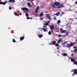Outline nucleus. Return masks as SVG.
Returning a JSON list of instances; mask_svg holds the SVG:
<instances>
[{"label": "nucleus", "mask_w": 77, "mask_h": 77, "mask_svg": "<svg viewBox=\"0 0 77 77\" xmlns=\"http://www.w3.org/2000/svg\"><path fill=\"white\" fill-rule=\"evenodd\" d=\"M74 43L73 42H71L70 43H67L66 45L67 48H69L70 47H72L74 45Z\"/></svg>", "instance_id": "nucleus-1"}, {"label": "nucleus", "mask_w": 77, "mask_h": 77, "mask_svg": "<svg viewBox=\"0 0 77 77\" xmlns=\"http://www.w3.org/2000/svg\"><path fill=\"white\" fill-rule=\"evenodd\" d=\"M54 5L55 6H60V3L59 2H55L54 3Z\"/></svg>", "instance_id": "nucleus-2"}, {"label": "nucleus", "mask_w": 77, "mask_h": 77, "mask_svg": "<svg viewBox=\"0 0 77 77\" xmlns=\"http://www.w3.org/2000/svg\"><path fill=\"white\" fill-rule=\"evenodd\" d=\"M74 73L72 74V75L74 76V75L75 74H77V69H75L72 70V72H74Z\"/></svg>", "instance_id": "nucleus-3"}, {"label": "nucleus", "mask_w": 77, "mask_h": 77, "mask_svg": "<svg viewBox=\"0 0 77 77\" xmlns=\"http://www.w3.org/2000/svg\"><path fill=\"white\" fill-rule=\"evenodd\" d=\"M21 9L23 11H25L26 12H27V11H28V10H29V9H28V8L25 7L22 8Z\"/></svg>", "instance_id": "nucleus-4"}, {"label": "nucleus", "mask_w": 77, "mask_h": 77, "mask_svg": "<svg viewBox=\"0 0 77 77\" xmlns=\"http://www.w3.org/2000/svg\"><path fill=\"white\" fill-rule=\"evenodd\" d=\"M60 30L61 33H66V30H63V29L62 28H60Z\"/></svg>", "instance_id": "nucleus-5"}, {"label": "nucleus", "mask_w": 77, "mask_h": 77, "mask_svg": "<svg viewBox=\"0 0 77 77\" xmlns=\"http://www.w3.org/2000/svg\"><path fill=\"white\" fill-rule=\"evenodd\" d=\"M46 17L47 18H48V19L49 20H51L52 19L51 17H50V14H47Z\"/></svg>", "instance_id": "nucleus-6"}, {"label": "nucleus", "mask_w": 77, "mask_h": 77, "mask_svg": "<svg viewBox=\"0 0 77 77\" xmlns=\"http://www.w3.org/2000/svg\"><path fill=\"white\" fill-rule=\"evenodd\" d=\"M64 7V5L62 4H61L58 6L57 7V8H63Z\"/></svg>", "instance_id": "nucleus-7"}, {"label": "nucleus", "mask_w": 77, "mask_h": 77, "mask_svg": "<svg viewBox=\"0 0 77 77\" xmlns=\"http://www.w3.org/2000/svg\"><path fill=\"white\" fill-rule=\"evenodd\" d=\"M39 9V6H38L35 9V13H37V12H38Z\"/></svg>", "instance_id": "nucleus-8"}, {"label": "nucleus", "mask_w": 77, "mask_h": 77, "mask_svg": "<svg viewBox=\"0 0 77 77\" xmlns=\"http://www.w3.org/2000/svg\"><path fill=\"white\" fill-rule=\"evenodd\" d=\"M5 4H6V2H0V5H5Z\"/></svg>", "instance_id": "nucleus-9"}, {"label": "nucleus", "mask_w": 77, "mask_h": 77, "mask_svg": "<svg viewBox=\"0 0 77 77\" xmlns=\"http://www.w3.org/2000/svg\"><path fill=\"white\" fill-rule=\"evenodd\" d=\"M27 5L28 6L29 8H32V5H31L30 2L28 3H27Z\"/></svg>", "instance_id": "nucleus-10"}, {"label": "nucleus", "mask_w": 77, "mask_h": 77, "mask_svg": "<svg viewBox=\"0 0 77 77\" xmlns=\"http://www.w3.org/2000/svg\"><path fill=\"white\" fill-rule=\"evenodd\" d=\"M8 2L10 3H14L15 2V1L14 0H9Z\"/></svg>", "instance_id": "nucleus-11"}, {"label": "nucleus", "mask_w": 77, "mask_h": 77, "mask_svg": "<svg viewBox=\"0 0 77 77\" xmlns=\"http://www.w3.org/2000/svg\"><path fill=\"white\" fill-rule=\"evenodd\" d=\"M50 28L51 29H54V26H53V25H51L50 26Z\"/></svg>", "instance_id": "nucleus-12"}, {"label": "nucleus", "mask_w": 77, "mask_h": 77, "mask_svg": "<svg viewBox=\"0 0 77 77\" xmlns=\"http://www.w3.org/2000/svg\"><path fill=\"white\" fill-rule=\"evenodd\" d=\"M24 39V36H22L20 38V41H23Z\"/></svg>", "instance_id": "nucleus-13"}, {"label": "nucleus", "mask_w": 77, "mask_h": 77, "mask_svg": "<svg viewBox=\"0 0 77 77\" xmlns=\"http://www.w3.org/2000/svg\"><path fill=\"white\" fill-rule=\"evenodd\" d=\"M62 54L63 56H67V54L65 53H62Z\"/></svg>", "instance_id": "nucleus-14"}, {"label": "nucleus", "mask_w": 77, "mask_h": 77, "mask_svg": "<svg viewBox=\"0 0 77 77\" xmlns=\"http://www.w3.org/2000/svg\"><path fill=\"white\" fill-rule=\"evenodd\" d=\"M61 41H62V39H61V38H60V40H58L57 41L58 44H59L60 42Z\"/></svg>", "instance_id": "nucleus-15"}, {"label": "nucleus", "mask_w": 77, "mask_h": 77, "mask_svg": "<svg viewBox=\"0 0 77 77\" xmlns=\"http://www.w3.org/2000/svg\"><path fill=\"white\" fill-rule=\"evenodd\" d=\"M43 15H44V14L42 13L40 14L39 15V16L40 17H42Z\"/></svg>", "instance_id": "nucleus-16"}, {"label": "nucleus", "mask_w": 77, "mask_h": 77, "mask_svg": "<svg viewBox=\"0 0 77 77\" xmlns=\"http://www.w3.org/2000/svg\"><path fill=\"white\" fill-rule=\"evenodd\" d=\"M67 43H68V42L65 41L63 43V45H64L65 44H67Z\"/></svg>", "instance_id": "nucleus-17"}, {"label": "nucleus", "mask_w": 77, "mask_h": 77, "mask_svg": "<svg viewBox=\"0 0 77 77\" xmlns=\"http://www.w3.org/2000/svg\"><path fill=\"white\" fill-rule=\"evenodd\" d=\"M52 44L53 45H55L56 44V41L54 40L53 41Z\"/></svg>", "instance_id": "nucleus-18"}, {"label": "nucleus", "mask_w": 77, "mask_h": 77, "mask_svg": "<svg viewBox=\"0 0 77 77\" xmlns=\"http://www.w3.org/2000/svg\"><path fill=\"white\" fill-rule=\"evenodd\" d=\"M71 60L72 62H73L75 61V60L72 58L71 59Z\"/></svg>", "instance_id": "nucleus-19"}, {"label": "nucleus", "mask_w": 77, "mask_h": 77, "mask_svg": "<svg viewBox=\"0 0 77 77\" xmlns=\"http://www.w3.org/2000/svg\"><path fill=\"white\" fill-rule=\"evenodd\" d=\"M56 15L57 16H59L60 15V12H58L56 14Z\"/></svg>", "instance_id": "nucleus-20"}, {"label": "nucleus", "mask_w": 77, "mask_h": 77, "mask_svg": "<svg viewBox=\"0 0 77 77\" xmlns=\"http://www.w3.org/2000/svg\"><path fill=\"white\" fill-rule=\"evenodd\" d=\"M55 45L56 47H59V45L57 43H55Z\"/></svg>", "instance_id": "nucleus-21"}, {"label": "nucleus", "mask_w": 77, "mask_h": 77, "mask_svg": "<svg viewBox=\"0 0 77 77\" xmlns=\"http://www.w3.org/2000/svg\"><path fill=\"white\" fill-rule=\"evenodd\" d=\"M42 29H43V30L44 32H46V28H42Z\"/></svg>", "instance_id": "nucleus-22"}, {"label": "nucleus", "mask_w": 77, "mask_h": 77, "mask_svg": "<svg viewBox=\"0 0 77 77\" xmlns=\"http://www.w3.org/2000/svg\"><path fill=\"white\" fill-rule=\"evenodd\" d=\"M38 37H39V38H41V37H42V36H43V35H38Z\"/></svg>", "instance_id": "nucleus-23"}, {"label": "nucleus", "mask_w": 77, "mask_h": 77, "mask_svg": "<svg viewBox=\"0 0 77 77\" xmlns=\"http://www.w3.org/2000/svg\"><path fill=\"white\" fill-rule=\"evenodd\" d=\"M57 23V24H60V20H58Z\"/></svg>", "instance_id": "nucleus-24"}, {"label": "nucleus", "mask_w": 77, "mask_h": 77, "mask_svg": "<svg viewBox=\"0 0 77 77\" xmlns=\"http://www.w3.org/2000/svg\"><path fill=\"white\" fill-rule=\"evenodd\" d=\"M48 35H51V31H49L48 33Z\"/></svg>", "instance_id": "nucleus-25"}, {"label": "nucleus", "mask_w": 77, "mask_h": 77, "mask_svg": "<svg viewBox=\"0 0 77 77\" xmlns=\"http://www.w3.org/2000/svg\"><path fill=\"white\" fill-rule=\"evenodd\" d=\"M74 64H75V65H77V62L76 61H74Z\"/></svg>", "instance_id": "nucleus-26"}, {"label": "nucleus", "mask_w": 77, "mask_h": 77, "mask_svg": "<svg viewBox=\"0 0 77 77\" xmlns=\"http://www.w3.org/2000/svg\"><path fill=\"white\" fill-rule=\"evenodd\" d=\"M26 17H28V16H29V14H28V13H26Z\"/></svg>", "instance_id": "nucleus-27"}, {"label": "nucleus", "mask_w": 77, "mask_h": 77, "mask_svg": "<svg viewBox=\"0 0 77 77\" xmlns=\"http://www.w3.org/2000/svg\"><path fill=\"white\" fill-rule=\"evenodd\" d=\"M74 52H77V48L75 49L74 51Z\"/></svg>", "instance_id": "nucleus-28"}, {"label": "nucleus", "mask_w": 77, "mask_h": 77, "mask_svg": "<svg viewBox=\"0 0 77 77\" xmlns=\"http://www.w3.org/2000/svg\"><path fill=\"white\" fill-rule=\"evenodd\" d=\"M13 42H16V41L15 40V39L13 38Z\"/></svg>", "instance_id": "nucleus-29"}, {"label": "nucleus", "mask_w": 77, "mask_h": 77, "mask_svg": "<svg viewBox=\"0 0 77 77\" xmlns=\"http://www.w3.org/2000/svg\"><path fill=\"white\" fill-rule=\"evenodd\" d=\"M14 14L16 15V16H17V13L16 12H14Z\"/></svg>", "instance_id": "nucleus-30"}, {"label": "nucleus", "mask_w": 77, "mask_h": 77, "mask_svg": "<svg viewBox=\"0 0 77 77\" xmlns=\"http://www.w3.org/2000/svg\"><path fill=\"white\" fill-rule=\"evenodd\" d=\"M52 7H53V8H55V6L54 5H51Z\"/></svg>", "instance_id": "nucleus-31"}, {"label": "nucleus", "mask_w": 77, "mask_h": 77, "mask_svg": "<svg viewBox=\"0 0 77 77\" xmlns=\"http://www.w3.org/2000/svg\"><path fill=\"white\" fill-rule=\"evenodd\" d=\"M26 18L27 19V20H29V19H30V17H27Z\"/></svg>", "instance_id": "nucleus-32"}, {"label": "nucleus", "mask_w": 77, "mask_h": 77, "mask_svg": "<svg viewBox=\"0 0 77 77\" xmlns=\"http://www.w3.org/2000/svg\"><path fill=\"white\" fill-rule=\"evenodd\" d=\"M43 24L45 25V26H48L46 23H43Z\"/></svg>", "instance_id": "nucleus-33"}, {"label": "nucleus", "mask_w": 77, "mask_h": 77, "mask_svg": "<svg viewBox=\"0 0 77 77\" xmlns=\"http://www.w3.org/2000/svg\"><path fill=\"white\" fill-rule=\"evenodd\" d=\"M51 32H53V29H51Z\"/></svg>", "instance_id": "nucleus-34"}, {"label": "nucleus", "mask_w": 77, "mask_h": 77, "mask_svg": "<svg viewBox=\"0 0 77 77\" xmlns=\"http://www.w3.org/2000/svg\"><path fill=\"white\" fill-rule=\"evenodd\" d=\"M56 17H55L54 18V20H56Z\"/></svg>", "instance_id": "nucleus-35"}, {"label": "nucleus", "mask_w": 77, "mask_h": 77, "mask_svg": "<svg viewBox=\"0 0 77 77\" xmlns=\"http://www.w3.org/2000/svg\"><path fill=\"white\" fill-rule=\"evenodd\" d=\"M61 36H62V35L60 34L59 35V37H61Z\"/></svg>", "instance_id": "nucleus-36"}, {"label": "nucleus", "mask_w": 77, "mask_h": 77, "mask_svg": "<svg viewBox=\"0 0 77 77\" xmlns=\"http://www.w3.org/2000/svg\"><path fill=\"white\" fill-rule=\"evenodd\" d=\"M73 48H76V49H77V47H73Z\"/></svg>", "instance_id": "nucleus-37"}, {"label": "nucleus", "mask_w": 77, "mask_h": 77, "mask_svg": "<svg viewBox=\"0 0 77 77\" xmlns=\"http://www.w3.org/2000/svg\"><path fill=\"white\" fill-rule=\"evenodd\" d=\"M9 9H10V10H11V9H12V8L9 7Z\"/></svg>", "instance_id": "nucleus-38"}, {"label": "nucleus", "mask_w": 77, "mask_h": 77, "mask_svg": "<svg viewBox=\"0 0 77 77\" xmlns=\"http://www.w3.org/2000/svg\"><path fill=\"white\" fill-rule=\"evenodd\" d=\"M43 19H44V17H42L41 19L40 20H43Z\"/></svg>", "instance_id": "nucleus-39"}, {"label": "nucleus", "mask_w": 77, "mask_h": 77, "mask_svg": "<svg viewBox=\"0 0 77 77\" xmlns=\"http://www.w3.org/2000/svg\"><path fill=\"white\" fill-rule=\"evenodd\" d=\"M66 33L67 34H68L69 33V32L68 31H67L66 32Z\"/></svg>", "instance_id": "nucleus-40"}, {"label": "nucleus", "mask_w": 77, "mask_h": 77, "mask_svg": "<svg viewBox=\"0 0 77 77\" xmlns=\"http://www.w3.org/2000/svg\"><path fill=\"white\" fill-rule=\"evenodd\" d=\"M46 24H47V25H48V24H49V23L48 22H46Z\"/></svg>", "instance_id": "nucleus-41"}, {"label": "nucleus", "mask_w": 77, "mask_h": 77, "mask_svg": "<svg viewBox=\"0 0 77 77\" xmlns=\"http://www.w3.org/2000/svg\"><path fill=\"white\" fill-rule=\"evenodd\" d=\"M62 14H64V12H62Z\"/></svg>", "instance_id": "nucleus-42"}, {"label": "nucleus", "mask_w": 77, "mask_h": 77, "mask_svg": "<svg viewBox=\"0 0 77 77\" xmlns=\"http://www.w3.org/2000/svg\"><path fill=\"white\" fill-rule=\"evenodd\" d=\"M43 27H45V28H47V27H45V26H43Z\"/></svg>", "instance_id": "nucleus-43"}, {"label": "nucleus", "mask_w": 77, "mask_h": 77, "mask_svg": "<svg viewBox=\"0 0 77 77\" xmlns=\"http://www.w3.org/2000/svg\"><path fill=\"white\" fill-rule=\"evenodd\" d=\"M57 49H58V50H59V47H57Z\"/></svg>", "instance_id": "nucleus-44"}, {"label": "nucleus", "mask_w": 77, "mask_h": 77, "mask_svg": "<svg viewBox=\"0 0 77 77\" xmlns=\"http://www.w3.org/2000/svg\"><path fill=\"white\" fill-rule=\"evenodd\" d=\"M50 22V20H49V21H48V22L49 23Z\"/></svg>", "instance_id": "nucleus-45"}, {"label": "nucleus", "mask_w": 77, "mask_h": 77, "mask_svg": "<svg viewBox=\"0 0 77 77\" xmlns=\"http://www.w3.org/2000/svg\"><path fill=\"white\" fill-rule=\"evenodd\" d=\"M76 5H77V1L76 2Z\"/></svg>", "instance_id": "nucleus-46"}, {"label": "nucleus", "mask_w": 77, "mask_h": 77, "mask_svg": "<svg viewBox=\"0 0 77 77\" xmlns=\"http://www.w3.org/2000/svg\"><path fill=\"white\" fill-rule=\"evenodd\" d=\"M72 56H74V54H72Z\"/></svg>", "instance_id": "nucleus-47"}, {"label": "nucleus", "mask_w": 77, "mask_h": 77, "mask_svg": "<svg viewBox=\"0 0 77 77\" xmlns=\"http://www.w3.org/2000/svg\"><path fill=\"white\" fill-rule=\"evenodd\" d=\"M29 19H30V20H32V18H29Z\"/></svg>", "instance_id": "nucleus-48"}, {"label": "nucleus", "mask_w": 77, "mask_h": 77, "mask_svg": "<svg viewBox=\"0 0 77 77\" xmlns=\"http://www.w3.org/2000/svg\"><path fill=\"white\" fill-rule=\"evenodd\" d=\"M31 1H32V2H33V1H34V0H31Z\"/></svg>", "instance_id": "nucleus-49"}, {"label": "nucleus", "mask_w": 77, "mask_h": 77, "mask_svg": "<svg viewBox=\"0 0 77 77\" xmlns=\"http://www.w3.org/2000/svg\"><path fill=\"white\" fill-rule=\"evenodd\" d=\"M52 4H53V3H51V5H52Z\"/></svg>", "instance_id": "nucleus-50"}, {"label": "nucleus", "mask_w": 77, "mask_h": 77, "mask_svg": "<svg viewBox=\"0 0 77 77\" xmlns=\"http://www.w3.org/2000/svg\"><path fill=\"white\" fill-rule=\"evenodd\" d=\"M36 16H38V14H36Z\"/></svg>", "instance_id": "nucleus-51"}, {"label": "nucleus", "mask_w": 77, "mask_h": 77, "mask_svg": "<svg viewBox=\"0 0 77 77\" xmlns=\"http://www.w3.org/2000/svg\"><path fill=\"white\" fill-rule=\"evenodd\" d=\"M41 30H42V29H41Z\"/></svg>", "instance_id": "nucleus-52"}]
</instances>
